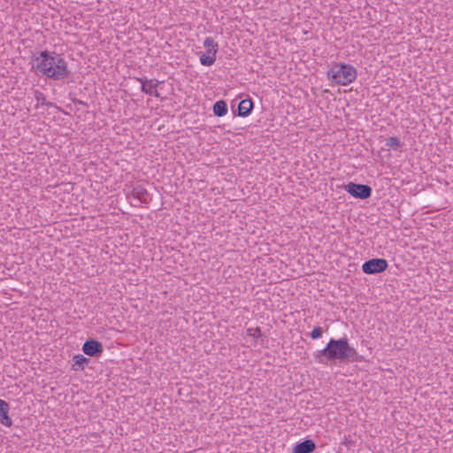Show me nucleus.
I'll return each instance as SVG.
<instances>
[{
  "label": "nucleus",
  "mask_w": 453,
  "mask_h": 453,
  "mask_svg": "<svg viewBox=\"0 0 453 453\" xmlns=\"http://www.w3.org/2000/svg\"><path fill=\"white\" fill-rule=\"evenodd\" d=\"M253 107H254V104H253V102L251 99L247 98V99L242 100L238 105V115L241 117L249 116L250 114Z\"/></svg>",
  "instance_id": "f8f14e48"
},
{
  "label": "nucleus",
  "mask_w": 453,
  "mask_h": 453,
  "mask_svg": "<svg viewBox=\"0 0 453 453\" xmlns=\"http://www.w3.org/2000/svg\"><path fill=\"white\" fill-rule=\"evenodd\" d=\"M131 196L141 203L148 204L151 201V196L142 185H135L131 190Z\"/></svg>",
  "instance_id": "6e6552de"
},
{
  "label": "nucleus",
  "mask_w": 453,
  "mask_h": 453,
  "mask_svg": "<svg viewBox=\"0 0 453 453\" xmlns=\"http://www.w3.org/2000/svg\"><path fill=\"white\" fill-rule=\"evenodd\" d=\"M32 71L39 76L53 81H61L71 74L67 62L61 54L48 50L38 52L32 58Z\"/></svg>",
  "instance_id": "f257e3e1"
},
{
  "label": "nucleus",
  "mask_w": 453,
  "mask_h": 453,
  "mask_svg": "<svg viewBox=\"0 0 453 453\" xmlns=\"http://www.w3.org/2000/svg\"><path fill=\"white\" fill-rule=\"evenodd\" d=\"M136 81H139L142 85V92L155 97L160 96V94L157 90V87L163 81H159L156 79L148 80L146 77L136 78Z\"/></svg>",
  "instance_id": "423d86ee"
},
{
  "label": "nucleus",
  "mask_w": 453,
  "mask_h": 453,
  "mask_svg": "<svg viewBox=\"0 0 453 453\" xmlns=\"http://www.w3.org/2000/svg\"><path fill=\"white\" fill-rule=\"evenodd\" d=\"M90 359L85 357L83 355L77 354L73 356V364L72 365V369L73 371H83L85 366L88 365Z\"/></svg>",
  "instance_id": "ddd939ff"
},
{
  "label": "nucleus",
  "mask_w": 453,
  "mask_h": 453,
  "mask_svg": "<svg viewBox=\"0 0 453 453\" xmlns=\"http://www.w3.org/2000/svg\"><path fill=\"white\" fill-rule=\"evenodd\" d=\"M316 444L311 439L297 442L293 448L292 453H311L315 450Z\"/></svg>",
  "instance_id": "9d476101"
},
{
  "label": "nucleus",
  "mask_w": 453,
  "mask_h": 453,
  "mask_svg": "<svg viewBox=\"0 0 453 453\" xmlns=\"http://www.w3.org/2000/svg\"><path fill=\"white\" fill-rule=\"evenodd\" d=\"M323 332L324 331L320 326H316L313 328V330L311 333H309V336L312 340H317V339H319L322 337Z\"/></svg>",
  "instance_id": "a211bd4d"
},
{
  "label": "nucleus",
  "mask_w": 453,
  "mask_h": 453,
  "mask_svg": "<svg viewBox=\"0 0 453 453\" xmlns=\"http://www.w3.org/2000/svg\"><path fill=\"white\" fill-rule=\"evenodd\" d=\"M262 331L260 327H255V328H248L247 329V335L252 336L253 338H258L262 336Z\"/></svg>",
  "instance_id": "6ab92c4d"
},
{
  "label": "nucleus",
  "mask_w": 453,
  "mask_h": 453,
  "mask_svg": "<svg viewBox=\"0 0 453 453\" xmlns=\"http://www.w3.org/2000/svg\"><path fill=\"white\" fill-rule=\"evenodd\" d=\"M35 98L37 102V104L47 105L48 107H56L53 103L48 102L46 100L45 95L39 90L35 91Z\"/></svg>",
  "instance_id": "2eb2a0df"
},
{
  "label": "nucleus",
  "mask_w": 453,
  "mask_h": 453,
  "mask_svg": "<svg viewBox=\"0 0 453 453\" xmlns=\"http://www.w3.org/2000/svg\"><path fill=\"white\" fill-rule=\"evenodd\" d=\"M203 47L206 50H209V49H219V44H218V42H216L213 40V38L206 37L205 40L203 41Z\"/></svg>",
  "instance_id": "f3484780"
},
{
  "label": "nucleus",
  "mask_w": 453,
  "mask_h": 453,
  "mask_svg": "<svg viewBox=\"0 0 453 453\" xmlns=\"http://www.w3.org/2000/svg\"><path fill=\"white\" fill-rule=\"evenodd\" d=\"M386 145L394 150H398L403 146V142L398 137L391 136L386 139Z\"/></svg>",
  "instance_id": "dca6fc26"
},
{
  "label": "nucleus",
  "mask_w": 453,
  "mask_h": 453,
  "mask_svg": "<svg viewBox=\"0 0 453 453\" xmlns=\"http://www.w3.org/2000/svg\"><path fill=\"white\" fill-rule=\"evenodd\" d=\"M326 73L332 82L343 86L353 82L357 76V69L344 63H333Z\"/></svg>",
  "instance_id": "7ed1b4c3"
},
{
  "label": "nucleus",
  "mask_w": 453,
  "mask_h": 453,
  "mask_svg": "<svg viewBox=\"0 0 453 453\" xmlns=\"http://www.w3.org/2000/svg\"><path fill=\"white\" fill-rule=\"evenodd\" d=\"M72 102H73L74 104H79V105H82V106H87V104H86L85 102H83L82 100L77 99V98H73V99H72Z\"/></svg>",
  "instance_id": "aec40b11"
},
{
  "label": "nucleus",
  "mask_w": 453,
  "mask_h": 453,
  "mask_svg": "<svg viewBox=\"0 0 453 453\" xmlns=\"http://www.w3.org/2000/svg\"><path fill=\"white\" fill-rule=\"evenodd\" d=\"M388 267V263L384 258H372L365 261L362 265V271L365 274H377L383 273Z\"/></svg>",
  "instance_id": "39448f33"
},
{
  "label": "nucleus",
  "mask_w": 453,
  "mask_h": 453,
  "mask_svg": "<svg viewBox=\"0 0 453 453\" xmlns=\"http://www.w3.org/2000/svg\"><path fill=\"white\" fill-rule=\"evenodd\" d=\"M218 50H219V49L206 50V54H202L200 56V58H199L200 63L205 66L212 65L216 61V58H217L216 55H217Z\"/></svg>",
  "instance_id": "9b49d317"
},
{
  "label": "nucleus",
  "mask_w": 453,
  "mask_h": 453,
  "mask_svg": "<svg viewBox=\"0 0 453 453\" xmlns=\"http://www.w3.org/2000/svg\"><path fill=\"white\" fill-rule=\"evenodd\" d=\"M82 351L89 357H98L104 352V347L99 341L88 338L82 345Z\"/></svg>",
  "instance_id": "0eeeda50"
},
{
  "label": "nucleus",
  "mask_w": 453,
  "mask_h": 453,
  "mask_svg": "<svg viewBox=\"0 0 453 453\" xmlns=\"http://www.w3.org/2000/svg\"><path fill=\"white\" fill-rule=\"evenodd\" d=\"M9 411L10 404L6 401L0 399V423L8 427L12 426V419L9 416Z\"/></svg>",
  "instance_id": "1a4fd4ad"
},
{
  "label": "nucleus",
  "mask_w": 453,
  "mask_h": 453,
  "mask_svg": "<svg viewBox=\"0 0 453 453\" xmlns=\"http://www.w3.org/2000/svg\"><path fill=\"white\" fill-rule=\"evenodd\" d=\"M313 356L316 361L323 365L359 361V354L354 347L349 345L346 336L340 339H330L326 347L315 351Z\"/></svg>",
  "instance_id": "f03ea898"
},
{
  "label": "nucleus",
  "mask_w": 453,
  "mask_h": 453,
  "mask_svg": "<svg viewBox=\"0 0 453 453\" xmlns=\"http://www.w3.org/2000/svg\"><path fill=\"white\" fill-rule=\"evenodd\" d=\"M344 189L355 198L367 199L372 196V189L366 184L349 182L344 186Z\"/></svg>",
  "instance_id": "20e7f679"
},
{
  "label": "nucleus",
  "mask_w": 453,
  "mask_h": 453,
  "mask_svg": "<svg viewBox=\"0 0 453 453\" xmlns=\"http://www.w3.org/2000/svg\"><path fill=\"white\" fill-rule=\"evenodd\" d=\"M215 116L223 117L227 113V104L224 100L217 101L212 107Z\"/></svg>",
  "instance_id": "4468645a"
}]
</instances>
